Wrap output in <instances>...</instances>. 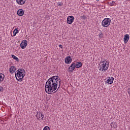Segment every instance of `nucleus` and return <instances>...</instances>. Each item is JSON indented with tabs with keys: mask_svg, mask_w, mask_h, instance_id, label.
Segmentation results:
<instances>
[{
	"mask_svg": "<svg viewBox=\"0 0 130 130\" xmlns=\"http://www.w3.org/2000/svg\"><path fill=\"white\" fill-rule=\"evenodd\" d=\"M61 81L59 77L54 76L50 78L46 83L45 89L47 94L55 93L59 90Z\"/></svg>",
	"mask_w": 130,
	"mask_h": 130,
	"instance_id": "obj_1",
	"label": "nucleus"
},
{
	"mask_svg": "<svg viewBox=\"0 0 130 130\" xmlns=\"http://www.w3.org/2000/svg\"><path fill=\"white\" fill-rule=\"evenodd\" d=\"M107 63H104L100 66L99 67V71L101 72H106L107 70H108V68H109V63L107 61H106Z\"/></svg>",
	"mask_w": 130,
	"mask_h": 130,
	"instance_id": "obj_2",
	"label": "nucleus"
},
{
	"mask_svg": "<svg viewBox=\"0 0 130 130\" xmlns=\"http://www.w3.org/2000/svg\"><path fill=\"white\" fill-rule=\"evenodd\" d=\"M15 77L16 78V80L18 81V82H22L23 81V79H24V77H25V75L21 73L20 71H17L15 73Z\"/></svg>",
	"mask_w": 130,
	"mask_h": 130,
	"instance_id": "obj_3",
	"label": "nucleus"
},
{
	"mask_svg": "<svg viewBox=\"0 0 130 130\" xmlns=\"http://www.w3.org/2000/svg\"><path fill=\"white\" fill-rule=\"evenodd\" d=\"M111 23V19L110 18H105L102 22V25L103 27H108Z\"/></svg>",
	"mask_w": 130,
	"mask_h": 130,
	"instance_id": "obj_4",
	"label": "nucleus"
},
{
	"mask_svg": "<svg viewBox=\"0 0 130 130\" xmlns=\"http://www.w3.org/2000/svg\"><path fill=\"white\" fill-rule=\"evenodd\" d=\"M27 43H28V42H27L26 40L23 41L21 43L20 47L22 48V49H24V48H26V47L27 46Z\"/></svg>",
	"mask_w": 130,
	"mask_h": 130,
	"instance_id": "obj_5",
	"label": "nucleus"
},
{
	"mask_svg": "<svg viewBox=\"0 0 130 130\" xmlns=\"http://www.w3.org/2000/svg\"><path fill=\"white\" fill-rule=\"evenodd\" d=\"M75 19V18L74 17V16H69L67 18V23L68 24H73V22H74V19Z\"/></svg>",
	"mask_w": 130,
	"mask_h": 130,
	"instance_id": "obj_6",
	"label": "nucleus"
},
{
	"mask_svg": "<svg viewBox=\"0 0 130 130\" xmlns=\"http://www.w3.org/2000/svg\"><path fill=\"white\" fill-rule=\"evenodd\" d=\"M75 69H76V63H73L69 68V72L72 73V72H74V70H75Z\"/></svg>",
	"mask_w": 130,
	"mask_h": 130,
	"instance_id": "obj_7",
	"label": "nucleus"
},
{
	"mask_svg": "<svg viewBox=\"0 0 130 130\" xmlns=\"http://www.w3.org/2000/svg\"><path fill=\"white\" fill-rule=\"evenodd\" d=\"M114 80V78L112 77H109L107 80L106 81V83H107L108 84H110V85H111V84H112V83H113V81Z\"/></svg>",
	"mask_w": 130,
	"mask_h": 130,
	"instance_id": "obj_8",
	"label": "nucleus"
},
{
	"mask_svg": "<svg viewBox=\"0 0 130 130\" xmlns=\"http://www.w3.org/2000/svg\"><path fill=\"white\" fill-rule=\"evenodd\" d=\"M72 57H70V56H68L65 58L66 63H71V62H72Z\"/></svg>",
	"mask_w": 130,
	"mask_h": 130,
	"instance_id": "obj_9",
	"label": "nucleus"
},
{
	"mask_svg": "<svg viewBox=\"0 0 130 130\" xmlns=\"http://www.w3.org/2000/svg\"><path fill=\"white\" fill-rule=\"evenodd\" d=\"M129 40V35L126 34L124 36V43H127V42Z\"/></svg>",
	"mask_w": 130,
	"mask_h": 130,
	"instance_id": "obj_10",
	"label": "nucleus"
},
{
	"mask_svg": "<svg viewBox=\"0 0 130 130\" xmlns=\"http://www.w3.org/2000/svg\"><path fill=\"white\" fill-rule=\"evenodd\" d=\"M17 69H16V67H14V66H12L10 67L9 71H10V73L11 74H14V73H15V72H16V70Z\"/></svg>",
	"mask_w": 130,
	"mask_h": 130,
	"instance_id": "obj_11",
	"label": "nucleus"
},
{
	"mask_svg": "<svg viewBox=\"0 0 130 130\" xmlns=\"http://www.w3.org/2000/svg\"><path fill=\"white\" fill-rule=\"evenodd\" d=\"M17 13L18 16H23L24 15V10L23 9H19Z\"/></svg>",
	"mask_w": 130,
	"mask_h": 130,
	"instance_id": "obj_12",
	"label": "nucleus"
},
{
	"mask_svg": "<svg viewBox=\"0 0 130 130\" xmlns=\"http://www.w3.org/2000/svg\"><path fill=\"white\" fill-rule=\"evenodd\" d=\"M36 117H37L38 119H39V118H41V119H42L43 117H44V116L42 115L40 112H39L36 115Z\"/></svg>",
	"mask_w": 130,
	"mask_h": 130,
	"instance_id": "obj_13",
	"label": "nucleus"
},
{
	"mask_svg": "<svg viewBox=\"0 0 130 130\" xmlns=\"http://www.w3.org/2000/svg\"><path fill=\"white\" fill-rule=\"evenodd\" d=\"M16 2L18 5H24L26 3V0H16Z\"/></svg>",
	"mask_w": 130,
	"mask_h": 130,
	"instance_id": "obj_14",
	"label": "nucleus"
},
{
	"mask_svg": "<svg viewBox=\"0 0 130 130\" xmlns=\"http://www.w3.org/2000/svg\"><path fill=\"white\" fill-rule=\"evenodd\" d=\"M111 127L113 128H116L117 127V123L115 122H113L111 123Z\"/></svg>",
	"mask_w": 130,
	"mask_h": 130,
	"instance_id": "obj_15",
	"label": "nucleus"
},
{
	"mask_svg": "<svg viewBox=\"0 0 130 130\" xmlns=\"http://www.w3.org/2000/svg\"><path fill=\"white\" fill-rule=\"evenodd\" d=\"M5 80V75L3 73L0 74V83Z\"/></svg>",
	"mask_w": 130,
	"mask_h": 130,
	"instance_id": "obj_16",
	"label": "nucleus"
},
{
	"mask_svg": "<svg viewBox=\"0 0 130 130\" xmlns=\"http://www.w3.org/2000/svg\"><path fill=\"white\" fill-rule=\"evenodd\" d=\"M17 71H19L20 73L21 74H22L23 75H26V71L23 69H19Z\"/></svg>",
	"mask_w": 130,
	"mask_h": 130,
	"instance_id": "obj_17",
	"label": "nucleus"
},
{
	"mask_svg": "<svg viewBox=\"0 0 130 130\" xmlns=\"http://www.w3.org/2000/svg\"><path fill=\"white\" fill-rule=\"evenodd\" d=\"M82 62H79L77 64L75 63V68H77V69H79V68H81L82 67Z\"/></svg>",
	"mask_w": 130,
	"mask_h": 130,
	"instance_id": "obj_18",
	"label": "nucleus"
},
{
	"mask_svg": "<svg viewBox=\"0 0 130 130\" xmlns=\"http://www.w3.org/2000/svg\"><path fill=\"white\" fill-rule=\"evenodd\" d=\"M17 33H19V31L18 30V28H15L14 29V30L13 31L14 36H16V35H17Z\"/></svg>",
	"mask_w": 130,
	"mask_h": 130,
	"instance_id": "obj_19",
	"label": "nucleus"
},
{
	"mask_svg": "<svg viewBox=\"0 0 130 130\" xmlns=\"http://www.w3.org/2000/svg\"><path fill=\"white\" fill-rule=\"evenodd\" d=\"M12 57L13 59L16 60V61H19V58L17 57V56H16L15 55H12Z\"/></svg>",
	"mask_w": 130,
	"mask_h": 130,
	"instance_id": "obj_20",
	"label": "nucleus"
},
{
	"mask_svg": "<svg viewBox=\"0 0 130 130\" xmlns=\"http://www.w3.org/2000/svg\"><path fill=\"white\" fill-rule=\"evenodd\" d=\"M43 130H50V128L49 127L46 126L44 128Z\"/></svg>",
	"mask_w": 130,
	"mask_h": 130,
	"instance_id": "obj_21",
	"label": "nucleus"
},
{
	"mask_svg": "<svg viewBox=\"0 0 130 130\" xmlns=\"http://www.w3.org/2000/svg\"><path fill=\"white\" fill-rule=\"evenodd\" d=\"M99 36L100 39L102 38V36H103V34L101 32V34H99Z\"/></svg>",
	"mask_w": 130,
	"mask_h": 130,
	"instance_id": "obj_22",
	"label": "nucleus"
},
{
	"mask_svg": "<svg viewBox=\"0 0 130 130\" xmlns=\"http://www.w3.org/2000/svg\"><path fill=\"white\" fill-rule=\"evenodd\" d=\"M81 18L83 20H86V16H85V15H84L83 16L81 17Z\"/></svg>",
	"mask_w": 130,
	"mask_h": 130,
	"instance_id": "obj_23",
	"label": "nucleus"
},
{
	"mask_svg": "<svg viewBox=\"0 0 130 130\" xmlns=\"http://www.w3.org/2000/svg\"><path fill=\"white\" fill-rule=\"evenodd\" d=\"M57 5H58V6H62V5H63V4L61 2H58Z\"/></svg>",
	"mask_w": 130,
	"mask_h": 130,
	"instance_id": "obj_24",
	"label": "nucleus"
},
{
	"mask_svg": "<svg viewBox=\"0 0 130 130\" xmlns=\"http://www.w3.org/2000/svg\"><path fill=\"white\" fill-rule=\"evenodd\" d=\"M106 61H105V60H102L101 61V63H107V62H106Z\"/></svg>",
	"mask_w": 130,
	"mask_h": 130,
	"instance_id": "obj_25",
	"label": "nucleus"
},
{
	"mask_svg": "<svg viewBox=\"0 0 130 130\" xmlns=\"http://www.w3.org/2000/svg\"><path fill=\"white\" fill-rule=\"evenodd\" d=\"M4 91V88L3 87L0 86V92H3Z\"/></svg>",
	"mask_w": 130,
	"mask_h": 130,
	"instance_id": "obj_26",
	"label": "nucleus"
},
{
	"mask_svg": "<svg viewBox=\"0 0 130 130\" xmlns=\"http://www.w3.org/2000/svg\"><path fill=\"white\" fill-rule=\"evenodd\" d=\"M127 92H128V93L130 95V88H128L127 89Z\"/></svg>",
	"mask_w": 130,
	"mask_h": 130,
	"instance_id": "obj_27",
	"label": "nucleus"
},
{
	"mask_svg": "<svg viewBox=\"0 0 130 130\" xmlns=\"http://www.w3.org/2000/svg\"><path fill=\"white\" fill-rule=\"evenodd\" d=\"M114 2L112 1L111 3V6H113V5H114Z\"/></svg>",
	"mask_w": 130,
	"mask_h": 130,
	"instance_id": "obj_28",
	"label": "nucleus"
},
{
	"mask_svg": "<svg viewBox=\"0 0 130 130\" xmlns=\"http://www.w3.org/2000/svg\"><path fill=\"white\" fill-rule=\"evenodd\" d=\"M59 47H60V48H62V45H59Z\"/></svg>",
	"mask_w": 130,
	"mask_h": 130,
	"instance_id": "obj_29",
	"label": "nucleus"
},
{
	"mask_svg": "<svg viewBox=\"0 0 130 130\" xmlns=\"http://www.w3.org/2000/svg\"><path fill=\"white\" fill-rule=\"evenodd\" d=\"M96 2H99V0H96Z\"/></svg>",
	"mask_w": 130,
	"mask_h": 130,
	"instance_id": "obj_30",
	"label": "nucleus"
},
{
	"mask_svg": "<svg viewBox=\"0 0 130 130\" xmlns=\"http://www.w3.org/2000/svg\"><path fill=\"white\" fill-rule=\"evenodd\" d=\"M128 1H130V0H128Z\"/></svg>",
	"mask_w": 130,
	"mask_h": 130,
	"instance_id": "obj_31",
	"label": "nucleus"
}]
</instances>
